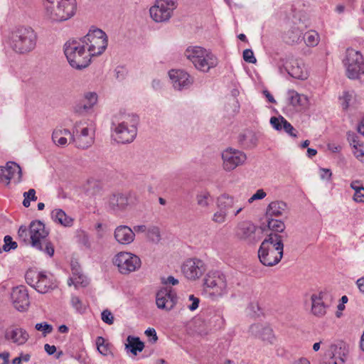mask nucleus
Returning <instances> with one entry per match:
<instances>
[{"instance_id":"nucleus-1","label":"nucleus","mask_w":364,"mask_h":364,"mask_svg":"<svg viewBox=\"0 0 364 364\" xmlns=\"http://www.w3.org/2000/svg\"><path fill=\"white\" fill-rule=\"evenodd\" d=\"M139 117L134 114L119 113L112 122L114 137L118 143L126 144L133 141L137 134Z\"/></svg>"},{"instance_id":"nucleus-7","label":"nucleus","mask_w":364,"mask_h":364,"mask_svg":"<svg viewBox=\"0 0 364 364\" xmlns=\"http://www.w3.org/2000/svg\"><path fill=\"white\" fill-rule=\"evenodd\" d=\"M81 39L90 59L93 56L101 55L107 46V36L103 31L99 28L90 30Z\"/></svg>"},{"instance_id":"nucleus-24","label":"nucleus","mask_w":364,"mask_h":364,"mask_svg":"<svg viewBox=\"0 0 364 364\" xmlns=\"http://www.w3.org/2000/svg\"><path fill=\"white\" fill-rule=\"evenodd\" d=\"M218 63V60L216 56L207 50L194 66L197 70L207 73L211 68H215Z\"/></svg>"},{"instance_id":"nucleus-50","label":"nucleus","mask_w":364,"mask_h":364,"mask_svg":"<svg viewBox=\"0 0 364 364\" xmlns=\"http://www.w3.org/2000/svg\"><path fill=\"white\" fill-rule=\"evenodd\" d=\"M228 213L221 209L215 212L213 216V220L217 223H223L225 221Z\"/></svg>"},{"instance_id":"nucleus-39","label":"nucleus","mask_w":364,"mask_h":364,"mask_svg":"<svg viewBox=\"0 0 364 364\" xmlns=\"http://www.w3.org/2000/svg\"><path fill=\"white\" fill-rule=\"evenodd\" d=\"M268 228L272 232L271 234H277L282 232L285 230V224L283 221L277 219L269 218L267 223Z\"/></svg>"},{"instance_id":"nucleus-12","label":"nucleus","mask_w":364,"mask_h":364,"mask_svg":"<svg viewBox=\"0 0 364 364\" xmlns=\"http://www.w3.org/2000/svg\"><path fill=\"white\" fill-rule=\"evenodd\" d=\"M257 230V226L252 222L249 220L242 221L235 228V236L240 241L252 245L259 240Z\"/></svg>"},{"instance_id":"nucleus-9","label":"nucleus","mask_w":364,"mask_h":364,"mask_svg":"<svg viewBox=\"0 0 364 364\" xmlns=\"http://www.w3.org/2000/svg\"><path fill=\"white\" fill-rule=\"evenodd\" d=\"M113 263L122 274H129L135 272L141 265V259L137 255L128 252L117 253L113 259Z\"/></svg>"},{"instance_id":"nucleus-61","label":"nucleus","mask_w":364,"mask_h":364,"mask_svg":"<svg viewBox=\"0 0 364 364\" xmlns=\"http://www.w3.org/2000/svg\"><path fill=\"white\" fill-rule=\"evenodd\" d=\"M350 188L354 190L355 193H356L357 191H360V189H362V188H363L364 186L361 184L360 181H353L350 183Z\"/></svg>"},{"instance_id":"nucleus-38","label":"nucleus","mask_w":364,"mask_h":364,"mask_svg":"<svg viewBox=\"0 0 364 364\" xmlns=\"http://www.w3.org/2000/svg\"><path fill=\"white\" fill-rule=\"evenodd\" d=\"M288 95L289 97V102L294 107L304 106L308 102L306 96L300 95L294 90H289L288 92Z\"/></svg>"},{"instance_id":"nucleus-6","label":"nucleus","mask_w":364,"mask_h":364,"mask_svg":"<svg viewBox=\"0 0 364 364\" xmlns=\"http://www.w3.org/2000/svg\"><path fill=\"white\" fill-rule=\"evenodd\" d=\"M26 283L41 294H46L58 287V282L53 275L44 272L28 269L25 274Z\"/></svg>"},{"instance_id":"nucleus-23","label":"nucleus","mask_w":364,"mask_h":364,"mask_svg":"<svg viewBox=\"0 0 364 364\" xmlns=\"http://www.w3.org/2000/svg\"><path fill=\"white\" fill-rule=\"evenodd\" d=\"M270 124L277 131L283 130L284 132L293 137L297 136V131L294 127L282 116L272 117L270 119Z\"/></svg>"},{"instance_id":"nucleus-33","label":"nucleus","mask_w":364,"mask_h":364,"mask_svg":"<svg viewBox=\"0 0 364 364\" xmlns=\"http://www.w3.org/2000/svg\"><path fill=\"white\" fill-rule=\"evenodd\" d=\"M71 132L68 129H56L53 132L52 140L57 146H64L68 143L66 136L70 137Z\"/></svg>"},{"instance_id":"nucleus-52","label":"nucleus","mask_w":364,"mask_h":364,"mask_svg":"<svg viewBox=\"0 0 364 364\" xmlns=\"http://www.w3.org/2000/svg\"><path fill=\"white\" fill-rule=\"evenodd\" d=\"M243 59L245 62L249 63H255L257 59L255 58L253 51L251 49H245L243 51Z\"/></svg>"},{"instance_id":"nucleus-36","label":"nucleus","mask_w":364,"mask_h":364,"mask_svg":"<svg viewBox=\"0 0 364 364\" xmlns=\"http://www.w3.org/2000/svg\"><path fill=\"white\" fill-rule=\"evenodd\" d=\"M345 65H363L364 64V60L363 55L360 52L356 51L352 48H348L346 50V56L344 60Z\"/></svg>"},{"instance_id":"nucleus-64","label":"nucleus","mask_w":364,"mask_h":364,"mask_svg":"<svg viewBox=\"0 0 364 364\" xmlns=\"http://www.w3.org/2000/svg\"><path fill=\"white\" fill-rule=\"evenodd\" d=\"M356 284L360 291L364 294V277L358 279L356 282Z\"/></svg>"},{"instance_id":"nucleus-62","label":"nucleus","mask_w":364,"mask_h":364,"mask_svg":"<svg viewBox=\"0 0 364 364\" xmlns=\"http://www.w3.org/2000/svg\"><path fill=\"white\" fill-rule=\"evenodd\" d=\"M321 178L322 179H326V180H329L331 178V171L330 169H328V168H321Z\"/></svg>"},{"instance_id":"nucleus-5","label":"nucleus","mask_w":364,"mask_h":364,"mask_svg":"<svg viewBox=\"0 0 364 364\" xmlns=\"http://www.w3.org/2000/svg\"><path fill=\"white\" fill-rule=\"evenodd\" d=\"M36 44V35L31 28H18L11 33V45L17 53H28L34 49Z\"/></svg>"},{"instance_id":"nucleus-17","label":"nucleus","mask_w":364,"mask_h":364,"mask_svg":"<svg viewBox=\"0 0 364 364\" xmlns=\"http://www.w3.org/2000/svg\"><path fill=\"white\" fill-rule=\"evenodd\" d=\"M156 303L159 309L171 311L177 303L176 294L171 288H162L156 293Z\"/></svg>"},{"instance_id":"nucleus-59","label":"nucleus","mask_w":364,"mask_h":364,"mask_svg":"<svg viewBox=\"0 0 364 364\" xmlns=\"http://www.w3.org/2000/svg\"><path fill=\"white\" fill-rule=\"evenodd\" d=\"M18 235L20 238L26 241L28 237V230L26 226L21 225L18 230Z\"/></svg>"},{"instance_id":"nucleus-18","label":"nucleus","mask_w":364,"mask_h":364,"mask_svg":"<svg viewBox=\"0 0 364 364\" xmlns=\"http://www.w3.org/2000/svg\"><path fill=\"white\" fill-rule=\"evenodd\" d=\"M21 177V168L16 162L9 161L5 167H0V181L6 185H9L11 179L18 183Z\"/></svg>"},{"instance_id":"nucleus-29","label":"nucleus","mask_w":364,"mask_h":364,"mask_svg":"<svg viewBox=\"0 0 364 364\" xmlns=\"http://www.w3.org/2000/svg\"><path fill=\"white\" fill-rule=\"evenodd\" d=\"M207 50L200 46H189L184 53L185 56L195 65Z\"/></svg>"},{"instance_id":"nucleus-35","label":"nucleus","mask_w":364,"mask_h":364,"mask_svg":"<svg viewBox=\"0 0 364 364\" xmlns=\"http://www.w3.org/2000/svg\"><path fill=\"white\" fill-rule=\"evenodd\" d=\"M85 102L82 106L75 107V112H81L82 110L87 111L91 109L97 102V95L95 92H86L84 95Z\"/></svg>"},{"instance_id":"nucleus-46","label":"nucleus","mask_w":364,"mask_h":364,"mask_svg":"<svg viewBox=\"0 0 364 364\" xmlns=\"http://www.w3.org/2000/svg\"><path fill=\"white\" fill-rule=\"evenodd\" d=\"M87 282L85 279V277H84V275H80L78 276V278L77 277H72L68 279V286H71V285H75V287H77L78 284H82L83 286H85L87 285Z\"/></svg>"},{"instance_id":"nucleus-44","label":"nucleus","mask_w":364,"mask_h":364,"mask_svg":"<svg viewBox=\"0 0 364 364\" xmlns=\"http://www.w3.org/2000/svg\"><path fill=\"white\" fill-rule=\"evenodd\" d=\"M35 328L37 331H41L44 336H46L47 334L50 333L53 331L52 325L48 324L46 322L36 323L35 326Z\"/></svg>"},{"instance_id":"nucleus-22","label":"nucleus","mask_w":364,"mask_h":364,"mask_svg":"<svg viewBox=\"0 0 364 364\" xmlns=\"http://www.w3.org/2000/svg\"><path fill=\"white\" fill-rule=\"evenodd\" d=\"M114 237L119 244L129 245L134 240L135 233L127 225H119L114 230Z\"/></svg>"},{"instance_id":"nucleus-27","label":"nucleus","mask_w":364,"mask_h":364,"mask_svg":"<svg viewBox=\"0 0 364 364\" xmlns=\"http://www.w3.org/2000/svg\"><path fill=\"white\" fill-rule=\"evenodd\" d=\"M29 336L27 331L21 328H16L11 331H6L5 338L11 341L17 345L24 344L28 339Z\"/></svg>"},{"instance_id":"nucleus-25","label":"nucleus","mask_w":364,"mask_h":364,"mask_svg":"<svg viewBox=\"0 0 364 364\" xmlns=\"http://www.w3.org/2000/svg\"><path fill=\"white\" fill-rule=\"evenodd\" d=\"M323 293L314 294L311 296V312L317 317H322L326 313V306L323 301Z\"/></svg>"},{"instance_id":"nucleus-10","label":"nucleus","mask_w":364,"mask_h":364,"mask_svg":"<svg viewBox=\"0 0 364 364\" xmlns=\"http://www.w3.org/2000/svg\"><path fill=\"white\" fill-rule=\"evenodd\" d=\"M176 8V0H157L150 8L149 13L154 21L166 22L170 19Z\"/></svg>"},{"instance_id":"nucleus-56","label":"nucleus","mask_w":364,"mask_h":364,"mask_svg":"<svg viewBox=\"0 0 364 364\" xmlns=\"http://www.w3.org/2000/svg\"><path fill=\"white\" fill-rule=\"evenodd\" d=\"M266 195L267 194L263 189H259L248 199V202L251 203L255 200L262 199L266 196Z\"/></svg>"},{"instance_id":"nucleus-40","label":"nucleus","mask_w":364,"mask_h":364,"mask_svg":"<svg viewBox=\"0 0 364 364\" xmlns=\"http://www.w3.org/2000/svg\"><path fill=\"white\" fill-rule=\"evenodd\" d=\"M197 204L202 208H207L210 200V195L208 192L204 191L198 193L196 196Z\"/></svg>"},{"instance_id":"nucleus-49","label":"nucleus","mask_w":364,"mask_h":364,"mask_svg":"<svg viewBox=\"0 0 364 364\" xmlns=\"http://www.w3.org/2000/svg\"><path fill=\"white\" fill-rule=\"evenodd\" d=\"M353 154L360 161L364 163V143H360L353 149Z\"/></svg>"},{"instance_id":"nucleus-55","label":"nucleus","mask_w":364,"mask_h":364,"mask_svg":"<svg viewBox=\"0 0 364 364\" xmlns=\"http://www.w3.org/2000/svg\"><path fill=\"white\" fill-rule=\"evenodd\" d=\"M188 299L191 301V304L187 306L188 309L191 311L196 310L198 307L200 299L198 297L194 296L193 294L189 296Z\"/></svg>"},{"instance_id":"nucleus-57","label":"nucleus","mask_w":364,"mask_h":364,"mask_svg":"<svg viewBox=\"0 0 364 364\" xmlns=\"http://www.w3.org/2000/svg\"><path fill=\"white\" fill-rule=\"evenodd\" d=\"M42 251L47 253L50 257H52L54 254V248L52 244L50 242H48L47 240H46V241L43 242Z\"/></svg>"},{"instance_id":"nucleus-14","label":"nucleus","mask_w":364,"mask_h":364,"mask_svg":"<svg viewBox=\"0 0 364 364\" xmlns=\"http://www.w3.org/2000/svg\"><path fill=\"white\" fill-rule=\"evenodd\" d=\"M29 234L32 247L43 250V242L48 235L45 225L40 220L32 221L29 225Z\"/></svg>"},{"instance_id":"nucleus-45","label":"nucleus","mask_w":364,"mask_h":364,"mask_svg":"<svg viewBox=\"0 0 364 364\" xmlns=\"http://www.w3.org/2000/svg\"><path fill=\"white\" fill-rule=\"evenodd\" d=\"M71 304L75 310L80 313H82L85 310V305L82 304V301L78 296H73L71 298Z\"/></svg>"},{"instance_id":"nucleus-48","label":"nucleus","mask_w":364,"mask_h":364,"mask_svg":"<svg viewBox=\"0 0 364 364\" xmlns=\"http://www.w3.org/2000/svg\"><path fill=\"white\" fill-rule=\"evenodd\" d=\"M348 354V350L346 348V346L345 344H342L338 348H336L335 350V355L336 357H337V360L345 358V360L347 359V356Z\"/></svg>"},{"instance_id":"nucleus-8","label":"nucleus","mask_w":364,"mask_h":364,"mask_svg":"<svg viewBox=\"0 0 364 364\" xmlns=\"http://www.w3.org/2000/svg\"><path fill=\"white\" fill-rule=\"evenodd\" d=\"M203 285L215 296H223L228 293V284L225 275L220 271H210L203 279Z\"/></svg>"},{"instance_id":"nucleus-26","label":"nucleus","mask_w":364,"mask_h":364,"mask_svg":"<svg viewBox=\"0 0 364 364\" xmlns=\"http://www.w3.org/2000/svg\"><path fill=\"white\" fill-rule=\"evenodd\" d=\"M108 205L114 211L124 210L128 205V197L120 193H113L108 198Z\"/></svg>"},{"instance_id":"nucleus-47","label":"nucleus","mask_w":364,"mask_h":364,"mask_svg":"<svg viewBox=\"0 0 364 364\" xmlns=\"http://www.w3.org/2000/svg\"><path fill=\"white\" fill-rule=\"evenodd\" d=\"M347 139L353 149L357 147V146L361 143L358 134L353 132H347Z\"/></svg>"},{"instance_id":"nucleus-37","label":"nucleus","mask_w":364,"mask_h":364,"mask_svg":"<svg viewBox=\"0 0 364 364\" xmlns=\"http://www.w3.org/2000/svg\"><path fill=\"white\" fill-rule=\"evenodd\" d=\"M51 215L52 218L55 222H57L63 226H71L73 224V219L68 217L66 213L61 209L54 210Z\"/></svg>"},{"instance_id":"nucleus-41","label":"nucleus","mask_w":364,"mask_h":364,"mask_svg":"<svg viewBox=\"0 0 364 364\" xmlns=\"http://www.w3.org/2000/svg\"><path fill=\"white\" fill-rule=\"evenodd\" d=\"M24 199L23 200V205L24 207L28 208L30 205L31 201L37 200L36 196V191L33 188H31L27 192L23 193Z\"/></svg>"},{"instance_id":"nucleus-21","label":"nucleus","mask_w":364,"mask_h":364,"mask_svg":"<svg viewBox=\"0 0 364 364\" xmlns=\"http://www.w3.org/2000/svg\"><path fill=\"white\" fill-rule=\"evenodd\" d=\"M249 331L252 336L269 343H273L275 339L272 329L260 323L251 325Z\"/></svg>"},{"instance_id":"nucleus-16","label":"nucleus","mask_w":364,"mask_h":364,"mask_svg":"<svg viewBox=\"0 0 364 364\" xmlns=\"http://www.w3.org/2000/svg\"><path fill=\"white\" fill-rule=\"evenodd\" d=\"M278 67L280 72H282V69L284 68V70L294 78L304 80L307 77L304 67L298 60L294 59L293 58H288L285 60L281 59L280 62L278 63Z\"/></svg>"},{"instance_id":"nucleus-20","label":"nucleus","mask_w":364,"mask_h":364,"mask_svg":"<svg viewBox=\"0 0 364 364\" xmlns=\"http://www.w3.org/2000/svg\"><path fill=\"white\" fill-rule=\"evenodd\" d=\"M168 75L173 87L176 90L188 89L193 82V77L183 70H172Z\"/></svg>"},{"instance_id":"nucleus-58","label":"nucleus","mask_w":364,"mask_h":364,"mask_svg":"<svg viewBox=\"0 0 364 364\" xmlns=\"http://www.w3.org/2000/svg\"><path fill=\"white\" fill-rule=\"evenodd\" d=\"M353 200L357 203H364V187L354 193Z\"/></svg>"},{"instance_id":"nucleus-32","label":"nucleus","mask_w":364,"mask_h":364,"mask_svg":"<svg viewBox=\"0 0 364 364\" xmlns=\"http://www.w3.org/2000/svg\"><path fill=\"white\" fill-rule=\"evenodd\" d=\"M235 198L226 193L222 194L217 199V206L218 209L225 210L228 214L235 206Z\"/></svg>"},{"instance_id":"nucleus-60","label":"nucleus","mask_w":364,"mask_h":364,"mask_svg":"<svg viewBox=\"0 0 364 364\" xmlns=\"http://www.w3.org/2000/svg\"><path fill=\"white\" fill-rule=\"evenodd\" d=\"M345 362V358H341L337 360V357L333 355L332 357H331L328 361H325L323 363V364H343Z\"/></svg>"},{"instance_id":"nucleus-15","label":"nucleus","mask_w":364,"mask_h":364,"mask_svg":"<svg viewBox=\"0 0 364 364\" xmlns=\"http://www.w3.org/2000/svg\"><path fill=\"white\" fill-rule=\"evenodd\" d=\"M222 159L224 169L230 171L242 165L246 161L247 156L242 151L228 149L222 153Z\"/></svg>"},{"instance_id":"nucleus-30","label":"nucleus","mask_w":364,"mask_h":364,"mask_svg":"<svg viewBox=\"0 0 364 364\" xmlns=\"http://www.w3.org/2000/svg\"><path fill=\"white\" fill-rule=\"evenodd\" d=\"M346 67V75L350 79H359L364 82V64L348 65Z\"/></svg>"},{"instance_id":"nucleus-63","label":"nucleus","mask_w":364,"mask_h":364,"mask_svg":"<svg viewBox=\"0 0 364 364\" xmlns=\"http://www.w3.org/2000/svg\"><path fill=\"white\" fill-rule=\"evenodd\" d=\"M98 351L102 355H107L110 353V350L109 348V344L107 343L105 346H100L97 348Z\"/></svg>"},{"instance_id":"nucleus-2","label":"nucleus","mask_w":364,"mask_h":364,"mask_svg":"<svg viewBox=\"0 0 364 364\" xmlns=\"http://www.w3.org/2000/svg\"><path fill=\"white\" fill-rule=\"evenodd\" d=\"M283 252L282 236L277 234H269L260 245L258 257L263 265L272 267L281 261Z\"/></svg>"},{"instance_id":"nucleus-11","label":"nucleus","mask_w":364,"mask_h":364,"mask_svg":"<svg viewBox=\"0 0 364 364\" xmlns=\"http://www.w3.org/2000/svg\"><path fill=\"white\" fill-rule=\"evenodd\" d=\"M82 122H76L70 135V142L78 149H87L94 143V134L87 127H80Z\"/></svg>"},{"instance_id":"nucleus-34","label":"nucleus","mask_w":364,"mask_h":364,"mask_svg":"<svg viewBox=\"0 0 364 364\" xmlns=\"http://www.w3.org/2000/svg\"><path fill=\"white\" fill-rule=\"evenodd\" d=\"M287 208V204L283 201H273L271 202L267 208V216L269 217H279L282 215L283 212Z\"/></svg>"},{"instance_id":"nucleus-3","label":"nucleus","mask_w":364,"mask_h":364,"mask_svg":"<svg viewBox=\"0 0 364 364\" xmlns=\"http://www.w3.org/2000/svg\"><path fill=\"white\" fill-rule=\"evenodd\" d=\"M45 13L53 21H65L76 12V0H42Z\"/></svg>"},{"instance_id":"nucleus-43","label":"nucleus","mask_w":364,"mask_h":364,"mask_svg":"<svg viewBox=\"0 0 364 364\" xmlns=\"http://www.w3.org/2000/svg\"><path fill=\"white\" fill-rule=\"evenodd\" d=\"M318 34L316 32H309L306 34L305 42L308 46H315L318 43Z\"/></svg>"},{"instance_id":"nucleus-42","label":"nucleus","mask_w":364,"mask_h":364,"mask_svg":"<svg viewBox=\"0 0 364 364\" xmlns=\"http://www.w3.org/2000/svg\"><path fill=\"white\" fill-rule=\"evenodd\" d=\"M4 244L2 246L4 252H8L11 250H16L18 247L16 242L13 241L12 237L10 235H6L4 238Z\"/></svg>"},{"instance_id":"nucleus-51","label":"nucleus","mask_w":364,"mask_h":364,"mask_svg":"<svg viewBox=\"0 0 364 364\" xmlns=\"http://www.w3.org/2000/svg\"><path fill=\"white\" fill-rule=\"evenodd\" d=\"M148 236L153 242H159L160 240V231L157 227H151L148 229Z\"/></svg>"},{"instance_id":"nucleus-13","label":"nucleus","mask_w":364,"mask_h":364,"mask_svg":"<svg viewBox=\"0 0 364 364\" xmlns=\"http://www.w3.org/2000/svg\"><path fill=\"white\" fill-rule=\"evenodd\" d=\"M181 271L188 279L196 280L203 274L205 271V265L201 259L191 258L183 262Z\"/></svg>"},{"instance_id":"nucleus-31","label":"nucleus","mask_w":364,"mask_h":364,"mask_svg":"<svg viewBox=\"0 0 364 364\" xmlns=\"http://www.w3.org/2000/svg\"><path fill=\"white\" fill-rule=\"evenodd\" d=\"M127 341V343L125 344V349L130 351L133 355H136L138 353L143 350L144 344L140 341L139 338L129 336Z\"/></svg>"},{"instance_id":"nucleus-53","label":"nucleus","mask_w":364,"mask_h":364,"mask_svg":"<svg viewBox=\"0 0 364 364\" xmlns=\"http://www.w3.org/2000/svg\"><path fill=\"white\" fill-rule=\"evenodd\" d=\"M351 95L348 91H344L343 92V95L340 97V100H342L341 105L343 109H347L349 106V102L351 100Z\"/></svg>"},{"instance_id":"nucleus-54","label":"nucleus","mask_w":364,"mask_h":364,"mask_svg":"<svg viewBox=\"0 0 364 364\" xmlns=\"http://www.w3.org/2000/svg\"><path fill=\"white\" fill-rule=\"evenodd\" d=\"M101 316H102V320L105 323H106L109 325H111L113 323L114 316H113L112 314L111 313V311H109V310H107V309L104 310L102 312Z\"/></svg>"},{"instance_id":"nucleus-19","label":"nucleus","mask_w":364,"mask_h":364,"mask_svg":"<svg viewBox=\"0 0 364 364\" xmlns=\"http://www.w3.org/2000/svg\"><path fill=\"white\" fill-rule=\"evenodd\" d=\"M11 298L16 310L25 311L28 309L30 301L28 293L25 286L21 285L13 288Z\"/></svg>"},{"instance_id":"nucleus-28","label":"nucleus","mask_w":364,"mask_h":364,"mask_svg":"<svg viewBox=\"0 0 364 364\" xmlns=\"http://www.w3.org/2000/svg\"><path fill=\"white\" fill-rule=\"evenodd\" d=\"M304 38L301 31L296 26L291 27L283 36V40L288 44L299 43Z\"/></svg>"},{"instance_id":"nucleus-4","label":"nucleus","mask_w":364,"mask_h":364,"mask_svg":"<svg viewBox=\"0 0 364 364\" xmlns=\"http://www.w3.org/2000/svg\"><path fill=\"white\" fill-rule=\"evenodd\" d=\"M64 53L69 64L77 70L84 69L91 63L81 38L67 41L64 46Z\"/></svg>"}]
</instances>
